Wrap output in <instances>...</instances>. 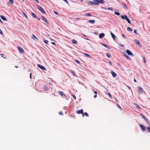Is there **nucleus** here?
I'll return each instance as SVG.
<instances>
[{"label":"nucleus","instance_id":"1","mask_svg":"<svg viewBox=\"0 0 150 150\" xmlns=\"http://www.w3.org/2000/svg\"><path fill=\"white\" fill-rule=\"evenodd\" d=\"M104 1L103 0H94L93 1V5L96 6L99 3L103 4Z\"/></svg>","mask_w":150,"mask_h":150},{"label":"nucleus","instance_id":"2","mask_svg":"<svg viewBox=\"0 0 150 150\" xmlns=\"http://www.w3.org/2000/svg\"><path fill=\"white\" fill-rule=\"evenodd\" d=\"M76 112L78 114H82V116L83 117L84 116L83 110L82 109H81V110H76Z\"/></svg>","mask_w":150,"mask_h":150},{"label":"nucleus","instance_id":"3","mask_svg":"<svg viewBox=\"0 0 150 150\" xmlns=\"http://www.w3.org/2000/svg\"><path fill=\"white\" fill-rule=\"evenodd\" d=\"M38 9L40 10L42 13H44L45 14H46V12L45 11L41 6H38Z\"/></svg>","mask_w":150,"mask_h":150},{"label":"nucleus","instance_id":"4","mask_svg":"<svg viewBox=\"0 0 150 150\" xmlns=\"http://www.w3.org/2000/svg\"><path fill=\"white\" fill-rule=\"evenodd\" d=\"M143 88L140 86H138L137 90L139 93H142L143 91Z\"/></svg>","mask_w":150,"mask_h":150},{"label":"nucleus","instance_id":"5","mask_svg":"<svg viewBox=\"0 0 150 150\" xmlns=\"http://www.w3.org/2000/svg\"><path fill=\"white\" fill-rule=\"evenodd\" d=\"M17 48L21 53L23 54L24 53V51L22 48L18 46L17 47Z\"/></svg>","mask_w":150,"mask_h":150},{"label":"nucleus","instance_id":"6","mask_svg":"<svg viewBox=\"0 0 150 150\" xmlns=\"http://www.w3.org/2000/svg\"><path fill=\"white\" fill-rule=\"evenodd\" d=\"M126 52L129 55L131 56H134V55L129 50H127Z\"/></svg>","mask_w":150,"mask_h":150},{"label":"nucleus","instance_id":"7","mask_svg":"<svg viewBox=\"0 0 150 150\" xmlns=\"http://www.w3.org/2000/svg\"><path fill=\"white\" fill-rule=\"evenodd\" d=\"M37 66L39 67L41 69H42L44 70H46V68L44 66H42V65L38 64L37 65Z\"/></svg>","mask_w":150,"mask_h":150},{"label":"nucleus","instance_id":"8","mask_svg":"<svg viewBox=\"0 0 150 150\" xmlns=\"http://www.w3.org/2000/svg\"><path fill=\"white\" fill-rule=\"evenodd\" d=\"M139 125L140 126L141 128V129L143 131H145V130L146 128V127H145L143 125H141L140 124H139Z\"/></svg>","mask_w":150,"mask_h":150},{"label":"nucleus","instance_id":"9","mask_svg":"<svg viewBox=\"0 0 150 150\" xmlns=\"http://www.w3.org/2000/svg\"><path fill=\"white\" fill-rule=\"evenodd\" d=\"M121 18L123 19L124 20L125 19V20H126L129 19L128 17L126 15H125L124 16H121Z\"/></svg>","mask_w":150,"mask_h":150},{"label":"nucleus","instance_id":"10","mask_svg":"<svg viewBox=\"0 0 150 150\" xmlns=\"http://www.w3.org/2000/svg\"><path fill=\"white\" fill-rule=\"evenodd\" d=\"M123 54L124 55V56L125 57H126L127 59H128L129 60H131V58L127 54H125V53H124Z\"/></svg>","mask_w":150,"mask_h":150},{"label":"nucleus","instance_id":"11","mask_svg":"<svg viewBox=\"0 0 150 150\" xmlns=\"http://www.w3.org/2000/svg\"><path fill=\"white\" fill-rule=\"evenodd\" d=\"M41 19L44 21L46 23H48V21L46 18L43 16H42L41 17Z\"/></svg>","mask_w":150,"mask_h":150},{"label":"nucleus","instance_id":"12","mask_svg":"<svg viewBox=\"0 0 150 150\" xmlns=\"http://www.w3.org/2000/svg\"><path fill=\"white\" fill-rule=\"evenodd\" d=\"M110 33L112 37L113 38L114 40H115L116 38V37L111 31L110 32Z\"/></svg>","mask_w":150,"mask_h":150},{"label":"nucleus","instance_id":"13","mask_svg":"<svg viewBox=\"0 0 150 150\" xmlns=\"http://www.w3.org/2000/svg\"><path fill=\"white\" fill-rule=\"evenodd\" d=\"M134 41L139 46H140L141 44L139 40L135 39V40Z\"/></svg>","mask_w":150,"mask_h":150},{"label":"nucleus","instance_id":"14","mask_svg":"<svg viewBox=\"0 0 150 150\" xmlns=\"http://www.w3.org/2000/svg\"><path fill=\"white\" fill-rule=\"evenodd\" d=\"M88 22L89 23H91L92 24H93L95 23V21L94 20H89L88 21Z\"/></svg>","mask_w":150,"mask_h":150},{"label":"nucleus","instance_id":"15","mask_svg":"<svg viewBox=\"0 0 150 150\" xmlns=\"http://www.w3.org/2000/svg\"><path fill=\"white\" fill-rule=\"evenodd\" d=\"M0 17L4 21H7V19L4 16H3L2 15L0 16Z\"/></svg>","mask_w":150,"mask_h":150},{"label":"nucleus","instance_id":"16","mask_svg":"<svg viewBox=\"0 0 150 150\" xmlns=\"http://www.w3.org/2000/svg\"><path fill=\"white\" fill-rule=\"evenodd\" d=\"M105 35V34L103 33H101L99 35V38H103Z\"/></svg>","mask_w":150,"mask_h":150},{"label":"nucleus","instance_id":"17","mask_svg":"<svg viewBox=\"0 0 150 150\" xmlns=\"http://www.w3.org/2000/svg\"><path fill=\"white\" fill-rule=\"evenodd\" d=\"M111 73L112 75L114 77H115L116 76V74L114 71H111Z\"/></svg>","mask_w":150,"mask_h":150},{"label":"nucleus","instance_id":"18","mask_svg":"<svg viewBox=\"0 0 150 150\" xmlns=\"http://www.w3.org/2000/svg\"><path fill=\"white\" fill-rule=\"evenodd\" d=\"M58 93L62 96H63L64 95V93L62 92L59 91L58 92Z\"/></svg>","mask_w":150,"mask_h":150},{"label":"nucleus","instance_id":"19","mask_svg":"<svg viewBox=\"0 0 150 150\" xmlns=\"http://www.w3.org/2000/svg\"><path fill=\"white\" fill-rule=\"evenodd\" d=\"M122 5L125 9H127V6L124 3H122Z\"/></svg>","mask_w":150,"mask_h":150},{"label":"nucleus","instance_id":"20","mask_svg":"<svg viewBox=\"0 0 150 150\" xmlns=\"http://www.w3.org/2000/svg\"><path fill=\"white\" fill-rule=\"evenodd\" d=\"M144 120L146 122V123L149 126H150V124L147 119L146 118V119Z\"/></svg>","mask_w":150,"mask_h":150},{"label":"nucleus","instance_id":"21","mask_svg":"<svg viewBox=\"0 0 150 150\" xmlns=\"http://www.w3.org/2000/svg\"><path fill=\"white\" fill-rule=\"evenodd\" d=\"M13 0H9L8 2L9 4L11 5L13 4Z\"/></svg>","mask_w":150,"mask_h":150},{"label":"nucleus","instance_id":"22","mask_svg":"<svg viewBox=\"0 0 150 150\" xmlns=\"http://www.w3.org/2000/svg\"><path fill=\"white\" fill-rule=\"evenodd\" d=\"M102 45L104 46V47H106V48H108V49H109V48L108 46V45L106 44H105L104 43H103L102 44Z\"/></svg>","mask_w":150,"mask_h":150},{"label":"nucleus","instance_id":"23","mask_svg":"<svg viewBox=\"0 0 150 150\" xmlns=\"http://www.w3.org/2000/svg\"><path fill=\"white\" fill-rule=\"evenodd\" d=\"M32 15L34 18H37V16L34 13H32Z\"/></svg>","mask_w":150,"mask_h":150},{"label":"nucleus","instance_id":"24","mask_svg":"<svg viewBox=\"0 0 150 150\" xmlns=\"http://www.w3.org/2000/svg\"><path fill=\"white\" fill-rule=\"evenodd\" d=\"M83 54L88 57L90 58L91 57L88 54L86 53H84Z\"/></svg>","mask_w":150,"mask_h":150},{"label":"nucleus","instance_id":"25","mask_svg":"<svg viewBox=\"0 0 150 150\" xmlns=\"http://www.w3.org/2000/svg\"><path fill=\"white\" fill-rule=\"evenodd\" d=\"M127 30L129 31H131V32L132 31V29L129 27H128L127 28Z\"/></svg>","mask_w":150,"mask_h":150},{"label":"nucleus","instance_id":"26","mask_svg":"<svg viewBox=\"0 0 150 150\" xmlns=\"http://www.w3.org/2000/svg\"><path fill=\"white\" fill-rule=\"evenodd\" d=\"M72 43L74 44H76L77 43V42L75 40H72Z\"/></svg>","mask_w":150,"mask_h":150},{"label":"nucleus","instance_id":"27","mask_svg":"<svg viewBox=\"0 0 150 150\" xmlns=\"http://www.w3.org/2000/svg\"><path fill=\"white\" fill-rule=\"evenodd\" d=\"M88 4V5H91V4L93 5V1L92 2L91 1H89L87 3Z\"/></svg>","mask_w":150,"mask_h":150},{"label":"nucleus","instance_id":"28","mask_svg":"<svg viewBox=\"0 0 150 150\" xmlns=\"http://www.w3.org/2000/svg\"><path fill=\"white\" fill-rule=\"evenodd\" d=\"M71 72L72 73L73 75V76H75L76 74H75V73L74 71L73 70H71Z\"/></svg>","mask_w":150,"mask_h":150},{"label":"nucleus","instance_id":"29","mask_svg":"<svg viewBox=\"0 0 150 150\" xmlns=\"http://www.w3.org/2000/svg\"><path fill=\"white\" fill-rule=\"evenodd\" d=\"M134 105L138 108L139 109L141 108V107H140V106L138 104H137L136 103L134 104Z\"/></svg>","mask_w":150,"mask_h":150},{"label":"nucleus","instance_id":"30","mask_svg":"<svg viewBox=\"0 0 150 150\" xmlns=\"http://www.w3.org/2000/svg\"><path fill=\"white\" fill-rule=\"evenodd\" d=\"M106 55L108 57L110 58V54L108 53H106Z\"/></svg>","mask_w":150,"mask_h":150},{"label":"nucleus","instance_id":"31","mask_svg":"<svg viewBox=\"0 0 150 150\" xmlns=\"http://www.w3.org/2000/svg\"><path fill=\"white\" fill-rule=\"evenodd\" d=\"M23 15L27 19L28 18V17L26 13L24 12H23Z\"/></svg>","mask_w":150,"mask_h":150},{"label":"nucleus","instance_id":"32","mask_svg":"<svg viewBox=\"0 0 150 150\" xmlns=\"http://www.w3.org/2000/svg\"><path fill=\"white\" fill-rule=\"evenodd\" d=\"M86 16H91V15L90 14V13H88L86 14Z\"/></svg>","mask_w":150,"mask_h":150},{"label":"nucleus","instance_id":"33","mask_svg":"<svg viewBox=\"0 0 150 150\" xmlns=\"http://www.w3.org/2000/svg\"><path fill=\"white\" fill-rule=\"evenodd\" d=\"M141 115L142 116V117L144 119V120L146 118V117L143 115L142 114H141Z\"/></svg>","mask_w":150,"mask_h":150},{"label":"nucleus","instance_id":"34","mask_svg":"<svg viewBox=\"0 0 150 150\" xmlns=\"http://www.w3.org/2000/svg\"><path fill=\"white\" fill-rule=\"evenodd\" d=\"M141 115L142 116V117L144 119V120L146 118V117L143 115L142 114H141Z\"/></svg>","mask_w":150,"mask_h":150},{"label":"nucleus","instance_id":"35","mask_svg":"<svg viewBox=\"0 0 150 150\" xmlns=\"http://www.w3.org/2000/svg\"><path fill=\"white\" fill-rule=\"evenodd\" d=\"M44 42L45 43L47 44L48 43V41L47 40H44Z\"/></svg>","mask_w":150,"mask_h":150},{"label":"nucleus","instance_id":"36","mask_svg":"<svg viewBox=\"0 0 150 150\" xmlns=\"http://www.w3.org/2000/svg\"><path fill=\"white\" fill-rule=\"evenodd\" d=\"M115 14L118 16H119L120 15V13L118 12H116L115 13Z\"/></svg>","mask_w":150,"mask_h":150},{"label":"nucleus","instance_id":"37","mask_svg":"<svg viewBox=\"0 0 150 150\" xmlns=\"http://www.w3.org/2000/svg\"><path fill=\"white\" fill-rule=\"evenodd\" d=\"M108 96L110 97L111 98H112V95L111 94L109 93V92H108Z\"/></svg>","mask_w":150,"mask_h":150},{"label":"nucleus","instance_id":"38","mask_svg":"<svg viewBox=\"0 0 150 150\" xmlns=\"http://www.w3.org/2000/svg\"><path fill=\"white\" fill-rule=\"evenodd\" d=\"M147 129L148 132H150V127L149 126L147 127Z\"/></svg>","mask_w":150,"mask_h":150},{"label":"nucleus","instance_id":"39","mask_svg":"<svg viewBox=\"0 0 150 150\" xmlns=\"http://www.w3.org/2000/svg\"><path fill=\"white\" fill-rule=\"evenodd\" d=\"M108 10H113V8L112 7H108Z\"/></svg>","mask_w":150,"mask_h":150},{"label":"nucleus","instance_id":"40","mask_svg":"<svg viewBox=\"0 0 150 150\" xmlns=\"http://www.w3.org/2000/svg\"><path fill=\"white\" fill-rule=\"evenodd\" d=\"M134 33L135 34L137 35V30H135V29L134 30Z\"/></svg>","mask_w":150,"mask_h":150},{"label":"nucleus","instance_id":"41","mask_svg":"<svg viewBox=\"0 0 150 150\" xmlns=\"http://www.w3.org/2000/svg\"><path fill=\"white\" fill-rule=\"evenodd\" d=\"M84 115H85L86 116L88 117V115L87 113L85 112L84 113Z\"/></svg>","mask_w":150,"mask_h":150},{"label":"nucleus","instance_id":"42","mask_svg":"<svg viewBox=\"0 0 150 150\" xmlns=\"http://www.w3.org/2000/svg\"><path fill=\"white\" fill-rule=\"evenodd\" d=\"M143 60L144 61V63H145L146 62V59H145V58L144 57H143Z\"/></svg>","mask_w":150,"mask_h":150},{"label":"nucleus","instance_id":"43","mask_svg":"<svg viewBox=\"0 0 150 150\" xmlns=\"http://www.w3.org/2000/svg\"><path fill=\"white\" fill-rule=\"evenodd\" d=\"M33 37L35 38L37 40H38V39L35 36V35L34 34L33 35Z\"/></svg>","mask_w":150,"mask_h":150},{"label":"nucleus","instance_id":"44","mask_svg":"<svg viewBox=\"0 0 150 150\" xmlns=\"http://www.w3.org/2000/svg\"><path fill=\"white\" fill-rule=\"evenodd\" d=\"M75 62H76L77 63L79 64L80 63V62L77 60H76H76Z\"/></svg>","mask_w":150,"mask_h":150},{"label":"nucleus","instance_id":"45","mask_svg":"<svg viewBox=\"0 0 150 150\" xmlns=\"http://www.w3.org/2000/svg\"><path fill=\"white\" fill-rule=\"evenodd\" d=\"M127 22H128V23H129V24H130L131 23V21L130 20H129V19H128V20H127Z\"/></svg>","mask_w":150,"mask_h":150},{"label":"nucleus","instance_id":"46","mask_svg":"<svg viewBox=\"0 0 150 150\" xmlns=\"http://www.w3.org/2000/svg\"><path fill=\"white\" fill-rule=\"evenodd\" d=\"M0 34H1L2 35L3 34V33L2 31L0 29Z\"/></svg>","mask_w":150,"mask_h":150},{"label":"nucleus","instance_id":"47","mask_svg":"<svg viewBox=\"0 0 150 150\" xmlns=\"http://www.w3.org/2000/svg\"><path fill=\"white\" fill-rule=\"evenodd\" d=\"M117 105L118 106V107L119 108H120V109H121V107H120V106L118 104H117Z\"/></svg>","mask_w":150,"mask_h":150},{"label":"nucleus","instance_id":"48","mask_svg":"<svg viewBox=\"0 0 150 150\" xmlns=\"http://www.w3.org/2000/svg\"><path fill=\"white\" fill-rule=\"evenodd\" d=\"M0 55H1V57H3L4 58H5V57H4V54H1Z\"/></svg>","mask_w":150,"mask_h":150},{"label":"nucleus","instance_id":"49","mask_svg":"<svg viewBox=\"0 0 150 150\" xmlns=\"http://www.w3.org/2000/svg\"><path fill=\"white\" fill-rule=\"evenodd\" d=\"M75 19L76 20H80V18H75Z\"/></svg>","mask_w":150,"mask_h":150},{"label":"nucleus","instance_id":"50","mask_svg":"<svg viewBox=\"0 0 150 150\" xmlns=\"http://www.w3.org/2000/svg\"><path fill=\"white\" fill-rule=\"evenodd\" d=\"M59 114L60 115H63V114L62 112H59Z\"/></svg>","mask_w":150,"mask_h":150},{"label":"nucleus","instance_id":"51","mask_svg":"<svg viewBox=\"0 0 150 150\" xmlns=\"http://www.w3.org/2000/svg\"><path fill=\"white\" fill-rule=\"evenodd\" d=\"M73 97L75 99H76V97L74 95H72Z\"/></svg>","mask_w":150,"mask_h":150},{"label":"nucleus","instance_id":"52","mask_svg":"<svg viewBox=\"0 0 150 150\" xmlns=\"http://www.w3.org/2000/svg\"><path fill=\"white\" fill-rule=\"evenodd\" d=\"M64 1H65L66 3H67V4H69L67 0H63Z\"/></svg>","mask_w":150,"mask_h":150},{"label":"nucleus","instance_id":"53","mask_svg":"<svg viewBox=\"0 0 150 150\" xmlns=\"http://www.w3.org/2000/svg\"><path fill=\"white\" fill-rule=\"evenodd\" d=\"M32 73H31L30 74V79H31V78H32Z\"/></svg>","mask_w":150,"mask_h":150},{"label":"nucleus","instance_id":"54","mask_svg":"<svg viewBox=\"0 0 150 150\" xmlns=\"http://www.w3.org/2000/svg\"><path fill=\"white\" fill-rule=\"evenodd\" d=\"M54 13L55 14H57V15H58V13L56 11H55L54 12Z\"/></svg>","mask_w":150,"mask_h":150},{"label":"nucleus","instance_id":"55","mask_svg":"<svg viewBox=\"0 0 150 150\" xmlns=\"http://www.w3.org/2000/svg\"><path fill=\"white\" fill-rule=\"evenodd\" d=\"M37 19L39 21H40V18L39 17H37Z\"/></svg>","mask_w":150,"mask_h":150},{"label":"nucleus","instance_id":"56","mask_svg":"<svg viewBox=\"0 0 150 150\" xmlns=\"http://www.w3.org/2000/svg\"><path fill=\"white\" fill-rule=\"evenodd\" d=\"M94 93L95 94H96V95L97 94V92L96 91H95L94 92Z\"/></svg>","mask_w":150,"mask_h":150},{"label":"nucleus","instance_id":"57","mask_svg":"<svg viewBox=\"0 0 150 150\" xmlns=\"http://www.w3.org/2000/svg\"><path fill=\"white\" fill-rule=\"evenodd\" d=\"M97 97V96L96 95H94V98H96Z\"/></svg>","mask_w":150,"mask_h":150},{"label":"nucleus","instance_id":"58","mask_svg":"<svg viewBox=\"0 0 150 150\" xmlns=\"http://www.w3.org/2000/svg\"><path fill=\"white\" fill-rule=\"evenodd\" d=\"M52 44L53 45H55V43L54 42H52Z\"/></svg>","mask_w":150,"mask_h":150},{"label":"nucleus","instance_id":"59","mask_svg":"<svg viewBox=\"0 0 150 150\" xmlns=\"http://www.w3.org/2000/svg\"><path fill=\"white\" fill-rule=\"evenodd\" d=\"M127 87L129 89H131V88H130V86H127Z\"/></svg>","mask_w":150,"mask_h":150},{"label":"nucleus","instance_id":"60","mask_svg":"<svg viewBox=\"0 0 150 150\" xmlns=\"http://www.w3.org/2000/svg\"><path fill=\"white\" fill-rule=\"evenodd\" d=\"M122 36L124 38H125V35L124 34H122Z\"/></svg>","mask_w":150,"mask_h":150},{"label":"nucleus","instance_id":"61","mask_svg":"<svg viewBox=\"0 0 150 150\" xmlns=\"http://www.w3.org/2000/svg\"><path fill=\"white\" fill-rule=\"evenodd\" d=\"M134 82H137L136 80L135 79H134Z\"/></svg>","mask_w":150,"mask_h":150},{"label":"nucleus","instance_id":"62","mask_svg":"<svg viewBox=\"0 0 150 150\" xmlns=\"http://www.w3.org/2000/svg\"><path fill=\"white\" fill-rule=\"evenodd\" d=\"M38 3V0H35Z\"/></svg>","mask_w":150,"mask_h":150},{"label":"nucleus","instance_id":"63","mask_svg":"<svg viewBox=\"0 0 150 150\" xmlns=\"http://www.w3.org/2000/svg\"><path fill=\"white\" fill-rule=\"evenodd\" d=\"M117 64L119 66H120L121 65L119 63Z\"/></svg>","mask_w":150,"mask_h":150},{"label":"nucleus","instance_id":"64","mask_svg":"<svg viewBox=\"0 0 150 150\" xmlns=\"http://www.w3.org/2000/svg\"><path fill=\"white\" fill-rule=\"evenodd\" d=\"M15 67L16 68H18V66H15Z\"/></svg>","mask_w":150,"mask_h":150}]
</instances>
